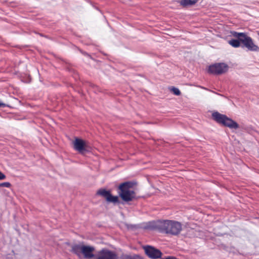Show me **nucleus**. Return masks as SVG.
<instances>
[{"label":"nucleus","instance_id":"obj_1","mask_svg":"<svg viewBox=\"0 0 259 259\" xmlns=\"http://www.w3.org/2000/svg\"><path fill=\"white\" fill-rule=\"evenodd\" d=\"M72 251L78 256L83 254L85 258L91 259H118L117 254L114 251L103 248L98 251L95 256L94 254L95 248L93 246L76 244L72 247Z\"/></svg>","mask_w":259,"mask_h":259},{"label":"nucleus","instance_id":"obj_2","mask_svg":"<svg viewBox=\"0 0 259 259\" xmlns=\"http://www.w3.org/2000/svg\"><path fill=\"white\" fill-rule=\"evenodd\" d=\"M133 184L131 182H125L119 186V196L124 201H131L136 198V193L132 190Z\"/></svg>","mask_w":259,"mask_h":259},{"label":"nucleus","instance_id":"obj_3","mask_svg":"<svg viewBox=\"0 0 259 259\" xmlns=\"http://www.w3.org/2000/svg\"><path fill=\"white\" fill-rule=\"evenodd\" d=\"M159 228L166 233L177 235L182 230V225L178 222L167 220L160 223Z\"/></svg>","mask_w":259,"mask_h":259},{"label":"nucleus","instance_id":"obj_4","mask_svg":"<svg viewBox=\"0 0 259 259\" xmlns=\"http://www.w3.org/2000/svg\"><path fill=\"white\" fill-rule=\"evenodd\" d=\"M232 34L234 37L238 38L248 50L254 52L259 51V47L254 44L252 38L245 33L233 31Z\"/></svg>","mask_w":259,"mask_h":259},{"label":"nucleus","instance_id":"obj_5","mask_svg":"<svg viewBox=\"0 0 259 259\" xmlns=\"http://www.w3.org/2000/svg\"><path fill=\"white\" fill-rule=\"evenodd\" d=\"M212 116L214 119L218 122L222 123L224 125L228 126L230 128L237 129L239 127V125L237 122L228 118L225 115L221 114L216 112L213 113Z\"/></svg>","mask_w":259,"mask_h":259},{"label":"nucleus","instance_id":"obj_6","mask_svg":"<svg viewBox=\"0 0 259 259\" xmlns=\"http://www.w3.org/2000/svg\"><path fill=\"white\" fill-rule=\"evenodd\" d=\"M229 66L227 64L218 63L210 65L208 68V72L212 74L220 75L227 72Z\"/></svg>","mask_w":259,"mask_h":259},{"label":"nucleus","instance_id":"obj_7","mask_svg":"<svg viewBox=\"0 0 259 259\" xmlns=\"http://www.w3.org/2000/svg\"><path fill=\"white\" fill-rule=\"evenodd\" d=\"M97 194L104 197L106 200L108 202L113 203H116L119 202V198L117 196H113L110 191H107L105 189L99 190Z\"/></svg>","mask_w":259,"mask_h":259},{"label":"nucleus","instance_id":"obj_8","mask_svg":"<svg viewBox=\"0 0 259 259\" xmlns=\"http://www.w3.org/2000/svg\"><path fill=\"white\" fill-rule=\"evenodd\" d=\"M146 255L150 258L157 259L161 257L162 253L158 249L151 246H145L143 247Z\"/></svg>","mask_w":259,"mask_h":259},{"label":"nucleus","instance_id":"obj_9","mask_svg":"<svg viewBox=\"0 0 259 259\" xmlns=\"http://www.w3.org/2000/svg\"><path fill=\"white\" fill-rule=\"evenodd\" d=\"M73 145L74 149L81 153L85 151L87 148L86 142L79 138L75 139L73 142Z\"/></svg>","mask_w":259,"mask_h":259},{"label":"nucleus","instance_id":"obj_10","mask_svg":"<svg viewBox=\"0 0 259 259\" xmlns=\"http://www.w3.org/2000/svg\"><path fill=\"white\" fill-rule=\"evenodd\" d=\"M197 0H181L180 4L183 6H191L195 4Z\"/></svg>","mask_w":259,"mask_h":259},{"label":"nucleus","instance_id":"obj_11","mask_svg":"<svg viewBox=\"0 0 259 259\" xmlns=\"http://www.w3.org/2000/svg\"><path fill=\"white\" fill-rule=\"evenodd\" d=\"M240 42H241L239 39H238V40L233 39L230 40L228 41V43L229 44V45H230L231 46H232L233 47H234V48H238V47H240Z\"/></svg>","mask_w":259,"mask_h":259},{"label":"nucleus","instance_id":"obj_12","mask_svg":"<svg viewBox=\"0 0 259 259\" xmlns=\"http://www.w3.org/2000/svg\"><path fill=\"white\" fill-rule=\"evenodd\" d=\"M170 91L177 96H179L181 95L180 91L177 88L172 87L170 89Z\"/></svg>","mask_w":259,"mask_h":259},{"label":"nucleus","instance_id":"obj_13","mask_svg":"<svg viewBox=\"0 0 259 259\" xmlns=\"http://www.w3.org/2000/svg\"><path fill=\"white\" fill-rule=\"evenodd\" d=\"M11 186V184L9 182H4L2 183H0V187H4L7 188H9Z\"/></svg>","mask_w":259,"mask_h":259},{"label":"nucleus","instance_id":"obj_14","mask_svg":"<svg viewBox=\"0 0 259 259\" xmlns=\"http://www.w3.org/2000/svg\"><path fill=\"white\" fill-rule=\"evenodd\" d=\"M6 178V175L0 171V180H5Z\"/></svg>","mask_w":259,"mask_h":259},{"label":"nucleus","instance_id":"obj_15","mask_svg":"<svg viewBox=\"0 0 259 259\" xmlns=\"http://www.w3.org/2000/svg\"><path fill=\"white\" fill-rule=\"evenodd\" d=\"M165 259H176V258L172 257V256H168Z\"/></svg>","mask_w":259,"mask_h":259},{"label":"nucleus","instance_id":"obj_16","mask_svg":"<svg viewBox=\"0 0 259 259\" xmlns=\"http://www.w3.org/2000/svg\"><path fill=\"white\" fill-rule=\"evenodd\" d=\"M5 106V104L3 103H0V107Z\"/></svg>","mask_w":259,"mask_h":259},{"label":"nucleus","instance_id":"obj_17","mask_svg":"<svg viewBox=\"0 0 259 259\" xmlns=\"http://www.w3.org/2000/svg\"><path fill=\"white\" fill-rule=\"evenodd\" d=\"M256 33H257V35H259V30L257 31Z\"/></svg>","mask_w":259,"mask_h":259}]
</instances>
